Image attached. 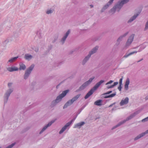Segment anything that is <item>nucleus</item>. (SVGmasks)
<instances>
[{
    "label": "nucleus",
    "instance_id": "nucleus-1",
    "mask_svg": "<svg viewBox=\"0 0 148 148\" xmlns=\"http://www.w3.org/2000/svg\"><path fill=\"white\" fill-rule=\"evenodd\" d=\"M129 0H122L120 1H119L111 9V12L114 13L116 11L119 12L123 7V5L127 3L129 1Z\"/></svg>",
    "mask_w": 148,
    "mask_h": 148
},
{
    "label": "nucleus",
    "instance_id": "nucleus-2",
    "mask_svg": "<svg viewBox=\"0 0 148 148\" xmlns=\"http://www.w3.org/2000/svg\"><path fill=\"white\" fill-rule=\"evenodd\" d=\"M69 91V90H67L63 91L61 94L57 97L55 100L51 102V106L53 107L55 106L57 103L60 102L62 100V98L66 95Z\"/></svg>",
    "mask_w": 148,
    "mask_h": 148
},
{
    "label": "nucleus",
    "instance_id": "nucleus-3",
    "mask_svg": "<svg viewBox=\"0 0 148 148\" xmlns=\"http://www.w3.org/2000/svg\"><path fill=\"white\" fill-rule=\"evenodd\" d=\"M12 84V83H9L8 84V86L9 88L6 91L4 95V104H6L7 103L8 99L10 95L13 91V88H11Z\"/></svg>",
    "mask_w": 148,
    "mask_h": 148
},
{
    "label": "nucleus",
    "instance_id": "nucleus-4",
    "mask_svg": "<svg viewBox=\"0 0 148 148\" xmlns=\"http://www.w3.org/2000/svg\"><path fill=\"white\" fill-rule=\"evenodd\" d=\"M140 112V111H137L134 112V113L131 114L130 116L127 117L125 120H124L119 123L118 124L116 125L115 126L113 127L112 128V130L116 128V127L119 126L125 123L126 121H129V120L133 118L134 116H135L137 114H138Z\"/></svg>",
    "mask_w": 148,
    "mask_h": 148
},
{
    "label": "nucleus",
    "instance_id": "nucleus-5",
    "mask_svg": "<svg viewBox=\"0 0 148 148\" xmlns=\"http://www.w3.org/2000/svg\"><path fill=\"white\" fill-rule=\"evenodd\" d=\"M95 78V77L94 76H93L90 78L88 81L85 82L79 88L76 90V92H79L84 89L90 84Z\"/></svg>",
    "mask_w": 148,
    "mask_h": 148
},
{
    "label": "nucleus",
    "instance_id": "nucleus-6",
    "mask_svg": "<svg viewBox=\"0 0 148 148\" xmlns=\"http://www.w3.org/2000/svg\"><path fill=\"white\" fill-rule=\"evenodd\" d=\"M34 65L32 64L25 71L23 75V78L24 79L26 80L28 78L34 69Z\"/></svg>",
    "mask_w": 148,
    "mask_h": 148
},
{
    "label": "nucleus",
    "instance_id": "nucleus-7",
    "mask_svg": "<svg viewBox=\"0 0 148 148\" xmlns=\"http://www.w3.org/2000/svg\"><path fill=\"white\" fill-rule=\"evenodd\" d=\"M77 116L73 119L71 121L66 123V124L63 127L59 132V134H62L64 132L66 129L67 128V127L69 126L74 121L77 117Z\"/></svg>",
    "mask_w": 148,
    "mask_h": 148
},
{
    "label": "nucleus",
    "instance_id": "nucleus-8",
    "mask_svg": "<svg viewBox=\"0 0 148 148\" xmlns=\"http://www.w3.org/2000/svg\"><path fill=\"white\" fill-rule=\"evenodd\" d=\"M57 120V119H55L52 120L51 121L45 125L42 128L41 130L39 132V134H41L43 133L45 130L48 127H50L51 125L53 123Z\"/></svg>",
    "mask_w": 148,
    "mask_h": 148
},
{
    "label": "nucleus",
    "instance_id": "nucleus-9",
    "mask_svg": "<svg viewBox=\"0 0 148 148\" xmlns=\"http://www.w3.org/2000/svg\"><path fill=\"white\" fill-rule=\"evenodd\" d=\"M71 30L70 29H69L64 34L62 38L60 41V42L61 45H63L65 42L66 39L70 33Z\"/></svg>",
    "mask_w": 148,
    "mask_h": 148
},
{
    "label": "nucleus",
    "instance_id": "nucleus-10",
    "mask_svg": "<svg viewBox=\"0 0 148 148\" xmlns=\"http://www.w3.org/2000/svg\"><path fill=\"white\" fill-rule=\"evenodd\" d=\"M134 36V35L132 34L129 37L126 42V47H128L131 45L133 40Z\"/></svg>",
    "mask_w": 148,
    "mask_h": 148
},
{
    "label": "nucleus",
    "instance_id": "nucleus-11",
    "mask_svg": "<svg viewBox=\"0 0 148 148\" xmlns=\"http://www.w3.org/2000/svg\"><path fill=\"white\" fill-rule=\"evenodd\" d=\"M147 134H148V130L144 132H142L134 138V141H136L143 137Z\"/></svg>",
    "mask_w": 148,
    "mask_h": 148
},
{
    "label": "nucleus",
    "instance_id": "nucleus-12",
    "mask_svg": "<svg viewBox=\"0 0 148 148\" xmlns=\"http://www.w3.org/2000/svg\"><path fill=\"white\" fill-rule=\"evenodd\" d=\"M114 0H110L109 2L106 4L104 5L101 9V12H103L105 10L107 9L109 6L111 5L113 3V1Z\"/></svg>",
    "mask_w": 148,
    "mask_h": 148
},
{
    "label": "nucleus",
    "instance_id": "nucleus-13",
    "mask_svg": "<svg viewBox=\"0 0 148 148\" xmlns=\"http://www.w3.org/2000/svg\"><path fill=\"white\" fill-rule=\"evenodd\" d=\"M146 47V45L145 46H143V47H141L139 50L138 51V52H140L143 49H144ZM137 51H134L128 54H125L123 56L124 58H126L128 57L129 56H130L134 53H136Z\"/></svg>",
    "mask_w": 148,
    "mask_h": 148
},
{
    "label": "nucleus",
    "instance_id": "nucleus-14",
    "mask_svg": "<svg viewBox=\"0 0 148 148\" xmlns=\"http://www.w3.org/2000/svg\"><path fill=\"white\" fill-rule=\"evenodd\" d=\"M90 57H91L88 54L85 56L82 61L81 63L82 64L83 66L85 65L86 63L88 61Z\"/></svg>",
    "mask_w": 148,
    "mask_h": 148
},
{
    "label": "nucleus",
    "instance_id": "nucleus-15",
    "mask_svg": "<svg viewBox=\"0 0 148 148\" xmlns=\"http://www.w3.org/2000/svg\"><path fill=\"white\" fill-rule=\"evenodd\" d=\"M105 81L103 80H101L99 82H98L95 85V86L92 88L95 90H96Z\"/></svg>",
    "mask_w": 148,
    "mask_h": 148
},
{
    "label": "nucleus",
    "instance_id": "nucleus-16",
    "mask_svg": "<svg viewBox=\"0 0 148 148\" xmlns=\"http://www.w3.org/2000/svg\"><path fill=\"white\" fill-rule=\"evenodd\" d=\"M105 81L103 80H101L99 82H98L95 85V86L92 88L95 90H96Z\"/></svg>",
    "mask_w": 148,
    "mask_h": 148
},
{
    "label": "nucleus",
    "instance_id": "nucleus-17",
    "mask_svg": "<svg viewBox=\"0 0 148 148\" xmlns=\"http://www.w3.org/2000/svg\"><path fill=\"white\" fill-rule=\"evenodd\" d=\"M139 15V14L138 13L134 14L133 16H132L127 21V23H132L137 18Z\"/></svg>",
    "mask_w": 148,
    "mask_h": 148
},
{
    "label": "nucleus",
    "instance_id": "nucleus-18",
    "mask_svg": "<svg viewBox=\"0 0 148 148\" xmlns=\"http://www.w3.org/2000/svg\"><path fill=\"white\" fill-rule=\"evenodd\" d=\"M95 90L92 88L86 95L84 97V98L86 99L88 98L94 92Z\"/></svg>",
    "mask_w": 148,
    "mask_h": 148
},
{
    "label": "nucleus",
    "instance_id": "nucleus-19",
    "mask_svg": "<svg viewBox=\"0 0 148 148\" xmlns=\"http://www.w3.org/2000/svg\"><path fill=\"white\" fill-rule=\"evenodd\" d=\"M98 47L97 46H96L95 47H94L93 48L91 51H90L88 55L90 56V57L92 54L95 53L96 51H97V50H98Z\"/></svg>",
    "mask_w": 148,
    "mask_h": 148
},
{
    "label": "nucleus",
    "instance_id": "nucleus-20",
    "mask_svg": "<svg viewBox=\"0 0 148 148\" xmlns=\"http://www.w3.org/2000/svg\"><path fill=\"white\" fill-rule=\"evenodd\" d=\"M129 98L126 97L124 99H122L120 102V104L121 106H122L125 104H126L128 102Z\"/></svg>",
    "mask_w": 148,
    "mask_h": 148
},
{
    "label": "nucleus",
    "instance_id": "nucleus-21",
    "mask_svg": "<svg viewBox=\"0 0 148 148\" xmlns=\"http://www.w3.org/2000/svg\"><path fill=\"white\" fill-rule=\"evenodd\" d=\"M33 58V56L29 53H26L25 55L24 58L25 59L28 61L31 60Z\"/></svg>",
    "mask_w": 148,
    "mask_h": 148
},
{
    "label": "nucleus",
    "instance_id": "nucleus-22",
    "mask_svg": "<svg viewBox=\"0 0 148 148\" xmlns=\"http://www.w3.org/2000/svg\"><path fill=\"white\" fill-rule=\"evenodd\" d=\"M85 123L84 122H81L75 124L74 127V128H80Z\"/></svg>",
    "mask_w": 148,
    "mask_h": 148
},
{
    "label": "nucleus",
    "instance_id": "nucleus-23",
    "mask_svg": "<svg viewBox=\"0 0 148 148\" xmlns=\"http://www.w3.org/2000/svg\"><path fill=\"white\" fill-rule=\"evenodd\" d=\"M7 70L10 72H12L18 71V69L16 67L14 66V67H8L7 68Z\"/></svg>",
    "mask_w": 148,
    "mask_h": 148
},
{
    "label": "nucleus",
    "instance_id": "nucleus-24",
    "mask_svg": "<svg viewBox=\"0 0 148 148\" xmlns=\"http://www.w3.org/2000/svg\"><path fill=\"white\" fill-rule=\"evenodd\" d=\"M73 102L71 99L69 100L67 102H66L64 105L63 106V109L67 108L68 106L71 105L73 103Z\"/></svg>",
    "mask_w": 148,
    "mask_h": 148
},
{
    "label": "nucleus",
    "instance_id": "nucleus-25",
    "mask_svg": "<svg viewBox=\"0 0 148 148\" xmlns=\"http://www.w3.org/2000/svg\"><path fill=\"white\" fill-rule=\"evenodd\" d=\"M130 79L128 78H127L125 84L124 86L125 89L126 90H127L128 89V85L130 84Z\"/></svg>",
    "mask_w": 148,
    "mask_h": 148
},
{
    "label": "nucleus",
    "instance_id": "nucleus-26",
    "mask_svg": "<svg viewBox=\"0 0 148 148\" xmlns=\"http://www.w3.org/2000/svg\"><path fill=\"white\" fill-rule=\"evenodd\" d=\"M81 96L80 94H78L77 95H76L75 96L73 97L72 99H71V100L73 101V103L74 101H76L77 100V99L79 98V97Z\"/></svg>",
    "mask_w": 148,
    "mask_h": 148
},
{
    "label": "nucleus",
    "instance_id": "nucleus-27",
    "mask_svg": "<svg viewBox=\"0 0 148 148\" xmlns=\"http://www.w3.org/2000/svg\"><path fill=\"white\" fill-rule=\"evenodd\" d=\"M18 56H17L13 58H12L10 59L8 62V63H12L16 61L18 58Z\"/></svg>",
    "mask_w": 148,
    "mask_h": 148
},
{
    "label": "nucleus",
    "instance_id": "nucleus-28",
    "mask_svg": "<svg viewBox=\"0 0 148 148\" xmlns=\"http://www.w3.org/2000/svg\"><path fill=\"white\" fill-rule=\"evenodd\" d=\"M19 70H24L26 68L25 65L22 63H20L19 64Z\"/></svg>",
    "mask_w": 148,
    "mask_h": 148
},
{
    "label": "nucleus",
    "instance_id": "nucleus-29",
    "mask_svg": "<svg viewBox=\"0 0 148 148\" xmlns=\"http://www.w3.org/2000/svg\"><path fill=\"white\" fill-rule=\"evenodd\" d=\"M116 95V92H115L114 93L111 94L110 95H104V94H103V95H104V98H108L112 97Z\"/></svg>",
    "mask_w": 148,
    "mask_h": 148
},
{
    "label": "nucleus",
    "instance_id": "nucleus-30",
    "mask_svg": "<svg viewBox=\"0 0 148 148\" xmlns=\"http://www.w3.org/2000/svg\"><path fill=\"white\" fill-rule=\"evenodd\" d=\"M59 36V35L58 34H55L53 37V40L52 41V42L53 43H54L57 40V39L58 38Z\"/></svg>",
    "mask_w": 148,
    "mask_h": 148
},
{
    "label": "nucleus",
    "instance_id": "nucleus-31",
    "mask_svg": "<svg viewBox=\"0 0 148 148\" xmlns=\"http://www.w3.org/2000/svg\"><path fill=\"white\" fill-rule=\"evenodd\" d=\"M102 100H99L95 101L94 102V104L98 106H100L102 105L101 102Z\"/></svg>",
    "mask_w": 148,
    "mask_h": 148
},
{
    "label": "nucleus",
    "instance_id": "nucleus-32",
    "mask_svg": "<svg viewBox=\"0 0 148 148\" xmlns=\"http://www.w3.org/2000/svg\"><path fill=\"white\" fill-rule=\"evenodd\" d=\"M54 11V10L52 9H48L46 11V13L47 14H51L53 13Z\"/></svg>",
    "mask_w": 148,
    "mask_h": 148
},
{
    "label": "nucleus",
    "instance_id": "nucleus-33",
    "mask_svg": "<svg viewBox=\"0 0 148 148\" xmlns=\"http://www.w3.org/2000/svg\"><path fill=\"white\" fill-rule=\"evenodd\" d=\"M148 29V19L147 22H146L145 25V27L144 29V31H146Z\"/></svg>",
    "mask_w": 148,
    "mask_h": 148
},
{
    "label": "nucleus",
    "instance_id": "nucleus-34",
    "mask_svg": "<svg viewBox=\"0 0 148 148\" xmlns=\"http://www.w3.org/2000/svg\"><path fill=\"white\" fill-rule=\"evenodd\" d=\"M123 37L122 36H120L117 39V41L118 42V45L119 44L120 41H121Z\"/></svg>",
    "mask_w": 148,
    "mask_h": 148
},
{
    "label": "nucleus",
    "instance_id": "nucleus-35",
    "mask_svg": "<svg viewBox=\"0 0 148 148\" xmlns=\"http://www.w3.org/2000/svg\"><path fill=\"white\" fill-rule=\"evenodd\" d=\"M37 36L39 38H41L42 37V36L40 32H38L37 34Z\"/></svg>",
    "mask_w": 148,
    "mask_h": 148
},
{
    "label": "nucleus",
    "instance_id": "nucleus-36",
    "mask_svg": "<svg viewBox=\"0 0 148 148\" xmlns=\"http://www.w3.org/2000/svg\"><path fill=\"white\" fill-rule=\"evenodd\" d=\"M32 49L34 50L36 52H37L39 51V49L37 47H34L32 48Z\"/></svg>",
    "mask_w": 148,
    "mask_h": 148
},
{
    "label": "nucleus",
    "instance_id": "nucleus-37",
    "mask_svg": "<svg viewBox=\"0 0 148 148\" xmlns=\"http://www.w3.org/2000/svg\"><path fill=\"white\" fill-rule=\"evenodd\" d=\"M15 143H13L11 145H9L6 148H12L15 145Z\"/></svg>",
    "mask_w": 148,
    "mask_h": 148
},
{
    "label": "nucleus",
    "instance_id": "nucleus-38",
    "mask_svg": "<svg viewBox=\"0 0 148 148\" xmlns=\"http://www.w3.org/2000/svg\"><path fill=\"white\" fill-rule=\"evenodd\" d=\"M148 121V116L147 117L145 118V119H143L142 120V121L143 122H144L146 121Z\"/></svg>",
    "mask_w": 148,
    "mask_h": 148
},
{
    "label": "nucleus",
    "instance_id": "nucleus-39",
    "mask_svg": "<svg viewBox=\"0 0 148 148\" xmlns=\"http://www.w3.org/2000/svg\"><path fill=\"white\" fill-rule=\"evenodd\" d=\"M123 77L119 79V85H122V82L123 80Z\"/></svg>",
    "mask_w": 148,
    "mask_h": 148
},
{
    "label": "nucleus",
    "instance_id": "nucleus-40",
    "mask_svg": "<svg viewBox=\"0 0 148 148\" xmlns=\"http://www.w3.org/2000/svg\"><path fill=\"white\" fill-rule=\"evenodd\" d=\"M113 82V81L112 80H110L109 82H107L106 84V85H107L109 84H110L112 83Z\"/></svg>",
    "mask_w": 148,
    "mask_h": 148
},
{
    "label": "nucleus",
    "instance_id": "nucleus-41",
    "mask_svg": "<svg viewBox=\"0 0 148 148\" xmlns=\"http://www.w3.org/2000/svg\"><path fill=\"white\" fill-rule=\"evenodd\" d=\"M128 33V32H127L125 33V34H123L122 36L124 38V37H125L127 35Z\"/></svg>",
    "mask_w": 148,
    "mask_h": 148
},
{
    "label": "nucleus",
    "instance_id": "nucleus-42",
    "mask_svg": "<svg viewBox=\"0 0 148 148\" xmlns=\"http://www.w3.org/2000/svg\"><path fill=\"white\" fill-rule=\"evenodd\" d=\"M118 84V82H114V84L113 85H112V86L113 87H114V86H116Z\"/></svg>",
    "mask_w": 148,
    "mask_h": 148
},
{
    "label": "nucleus",
    "instance_id": "nucleus-43",
    "mask_svg": "<svg viewBox=\"0 0 148 148\" xmlns=\"http://www.w3.org/2000/svg\"><path fill=\"white\" fill-rule=\"evenodd\" d=\"M122 85H119V86L118 87V89L120 91L121 90V89L122 88V87L121 86Z\"/></svg>",
    "mask_w": 148,
    "mask_h": 148
},
{
    "label": "nucleus",
    "instance_id": "nucleus-44",
    "mask_svg": "<svg viewBox=\"0 0 148 148\" xmlns=\"http://www.w3.org/2000/svg\"><path fill=\"white\" fill-rule=\"evenodd\" d=\"M113 88L112 85H111V86H109V85H108L107 86V88L108 89H109V88Z\"/></svg>",
    "mask_w": 148,
    "mask_h": 148
},
{
    "label": "nucleus",
    "instance_id": "nucleus-45",
    "mask_svg": "<svg viewBox=\"0 0 148 148\" xmlns=\"http://www.w3.org/2000/svg\"><path fill=\"white\" fill-rule=\"evenodd\" d=\"M112 91H109L105 93H104V95H107V94H109L111 93H112Z\"/></svg>",
    "mask_w": 148,
    "mask_h": 148
},
{
    "label": "nucleus",
    "instance_id": "nucleus-46",
    "mask_svg": "<svg viewBox=\"0 0 148 148\" xmlns=\"http://www.w3.org/2000/svg\"><path fill=\"white\" fill-rule=\"evenodd\" d=\"M116 103L115 102H114L111 104H110L109 106V107H112L113 105H114Z\"/></svg>",
    "mask_w": 148,
    "mask_h": 148
},
{
    "label": "nucleus",
    "instance_id": "nucleus-47",
    "mask_svg": "<svg viewBox=\"0 0 148 148\" xmlns=\"http://www.w3.org/2000/svg\"><path fill=\"white\" fill-rule=\"evenodd\" d=\"M145 99L146 100H148V95H147V96H146Z\"/></svg>",
    "mask_w": 148,
    "mask_h": 148
},
{
    "label": "nucleus",
    "instance_id": "nucleus-48",
    "mask_svg": "<svg viewBox=\"0 0 148 148\" xmlns=\"http://www.w3.org/2000/svg\"><path fill=\"white\" fill-rule=\"evenodd\" d=\"M60 84H58V85L56 87V88H59V86L60 85Z\"/></svg>",
    "mask_w": 148,
    "mask_h": 148
},
{
    "label": "nucleus",
    "instance_id": "nucleus-49",
    "mask_svg": "<svg viewBox=\"0 0 148 148\" xmlns=\"http://www.w3.org/2000/svg\"><path fill=\"white\" fill-rule=\"evenodd\" d=\"M81 111H80L79 110H78V112H77V115L78 114H79L81 112Z\"/></svg>",
    "mask_w": 148,
    "mask_h": 148
},
{
    "label": "nucleus",
    "instance_id": "nucleus-50",
    "mask_svg": "<svg viewBox=\"0 0 148 148\" xmlns=\"http://www.w3.org/2000/svg\"><path fill=\"white\" fill-rule=\"evenodd\" d=\"M143 60V58L141 59H140V60H139L137 62H140V61H141L142 60Z\"/></svg>",
    "mask_w": 148,
    "mask_h": 148
},
{
    "label": "nucleus",
    "instance_id": "nucleus-51",
    "mask_svg": "<svg viewBox=\"0 0 148 148\" xmlns=\"http://www.w3.org/2000/svg\"><path fill=\"white\" fill-rule=\"evenodd\" d=\"M90 6L91 8H93V5H90Z\"/></svg>",
    "mask_w": 148,
    "mask_h": 148
},
{
    "label": "nucleus",
    "instance_id": "nucleus-52",
    "mask_svg": "<svg viewBox=\"0 0 148 148\" xmlns=\"http://www.w3.org/2000/svg\"><path fill=\"white\" fill-rule=\"evenodd\" d=\"M84 107L82 108H81V109H82V110H83V109H84Z\"/></svg>",
    "mask_w": 148,
    "mask_h": 148
},
{
    "label": "nucleus",
    "instance_id": "nucleus-53",
    "mask_svg": "<svg viewBox=\"0 0 148 148\" xmlns=\"http://www.w3.org/2000/svg\"><path fill=\"white\" fill-rule=\"evenodd\" d=\"M80 110V111H82V110L81 109H80V110Z\"/></svg>",
    "mask_w": 148,
    "mask_h": 148
},
{
    "label": "nucleus",
    "instance_id": "nucleus-54",
    "mask_svg": "<svg viewBox=\"0 0 148 148\" xmlns=\"http://www.w3.org/2000/svg\"><path fill=\"white\" fill-rule=\"evenodd\" d=\"M114 110V108H113L112 109V110Z\"/></svg>",
    "mask_w": 148,
    "mask_h": 148
},
{
    "label": "nucleus",
    "instance_id": "nucleus-55",
    "mask_svg": "<svg viewBox=\"0 0 148 148\" xmlns=\"http://www.w3.org/2000/svg\"><path fill=\"white\" fill-rule=\"evenodd\" d=\"M69 126L68 127V128H69ZM68 127H67V128Z\"/></svg>",
    "mask_w": 148,
    "mask_h": 148
},
{
    "label": "nucleus",
    "instance_id": "nucleus-56",
    "mask_svg": "<svg viewBox=\"0 0 148 148\" xmlns=\"http://www.w3.org/2000/svg\"><path fill=\"white\" fill-rule=\"evenodd\" d=\"M0 148H1V147H0Z\"/></svg>",
    "mask_w": 148,
    "mask_h": 148
}]
</instances>
